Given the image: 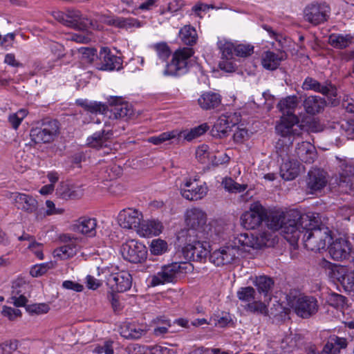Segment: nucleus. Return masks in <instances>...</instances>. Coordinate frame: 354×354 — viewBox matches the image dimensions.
<instances>
[{"label": "nucleus", "mask_w": 354, "mask_h": 354, "mask_svg": "<svg viewBox=\"0 0 354 354\" xmlns=\"http://www.w3.org/2000/svg\"><path fill=\"white\" fill-rule=\"evenodd\" d=\"M162 225L160 222L156 221H144L141 223L138 233L144 237L158 235L161 233Z\"/></svg>", "instance_id": "473e14b6"}, {"label": "nucleus", "mask_w": 354, "mask_h": 354, "mask_svg": "<svg viewBox=\"0 0 354 354\" xmlns=\"http://www.w3.org/2000/svg\"><path fill=\"white\" fill-rule=\"evenodd\" d=\"M55 266V263L53 261L35 265L31 268L30 274L33 277H39L46 273L48 270L54 268Z\"/></svg>", "instance_id": "37998d69"}, {"label": "nucleus", "mask_w": 354, "mask_h": 354, "mask_svg": "<svg viewBox=\"0 0 354 354\" xmlns=\"http://www.w3.org/2000/svg\"><path fill=\"white\" fill-rule=\"evenodd\" d=\"M75 243L66 244L54 250V256L62 259H66L73 257L76 254Z\"/></svg>", "instance_id": "a19ab883"}, {"label": "nucleus", "mask_w": 354, "mask_h": 354, "mask_svg": "<svg viewBox=\"0 0 354 354\" xmlns=\"http://www.w3.org/2000/svg\"><path fill=\"white\" fill-rule=\"evenodd\" d=\"M66 14L68 27L79 30H87L93 26L91 19L83 17L79 10H68Z\"/></svg>", "instance_id": "a878e982"}, {"label": "nucleus", "mask_w": 354, "mask_h": 354, "mask_svg": "<svg viewBox=\"0 0 354 354\" xmlns=\"http://www.w3.org/2000/svg\"><path fill=\"white\" fill-rule=\"evenodd\" d=\"M208 129L209 126L207 124L203 123L189 130L178 131L177 142H178L182 138L187 141H192L204 134Z\"/></svg>", "instance_id": "f704fd0d"}, {"label": "nucleus", "mask_w": 354, "mask_h": 354, "mask_svg": "<svg viewBox=\"0 0 354 354\" xmlns=\"http://www.w3.org/2000/svg\"><path fill=\"white\" fill-rule=\"evenodd\" d=\"M239 250L236 246L226 245L221 247L209 254V261L216 266L232 263L238 254Z\"/></svg>", "instance_id": "2eb2a0df"}, {"label": "nucleus", "mask_w": 354, "mask_h": 354, "mask_svg": "<svg viewBox=\"0 0 354 354\" xmlns=\"http://www.w3.org/2000/svg\"><path fill=\"white\" fill-rule=\"evenodd\" d=\"M353 37L350 34L342 35L333 34L329 36L328 44L335 48L343 49L353 43Z\"/></svg>", "instance_id": "4c0bfd02"}, {"label": "nucleus", "mask_w": 354, "mask_h": 354, "mask_svg": "<svg viewBox=\"0 0 354 354\" xmlns=\"http://www.w3.org/2000/svg\"><path fill=\"white\" fill-rule=\"evenodd\" d=\"M297 116H281L280 122L276 125V131L285 139H293L302 134V126L299 124Z\"/></svg>", "instance_id": "9d476101"}, {"label": "nucleus", "mask_w": 354, "mask_h": 354, "mask_svg": "<svg viewBox=\"0 0 354 354\" xmlns=\"http://www.w3.org/2000/svg\"><path fill=\"white\" fill-rule=\"evenodd\" d=\"M240 121V115L236 113L222 115L217 119L211 129V135L219 138L226 137L231 131L232 127L236 125Z\"/></svg>", "instance_id": "f8f14e48"}, {"label": "nucleus", "mask_w": 354, "mask_h": 354, "mask_svg": "<svg viewBox=\"0 0 354 354\" xmlns=\"http://www.w3.org/2000/svg\"><path fill=\"white\" fill-rule=\"evenodd\" d=\"M17 340H10L1 344L3 354H12L18 348Z\"/></svg>", "instance_id": "052dcab7"}, {"label": "nucleus", "mask_w": 354, "mask_h": 354, "mask_svg": "<svg viewBox=\"0 0 354 354\" xmlns=\"http://www.w3.org/2000/svg\"><path fill=\"white\" fill-rule=\"evenodd\" d=\"M302 88L305 91H313L326 96L335 97L337 95L336 87L330 82L322 85L315 79L307 77L303 82Z\"/></svg>", "instance_id": "4be33fe9"}, {"label": "nucleus", "mask_w": 354, "mask_h": 354, "mask_svg": "<svg viewBox=\"0 0 354 354\" xmlns=\"http://www.w3.org/2000/svg\"><path fill=\"white\" fill-rule=\"evenodd\" d=\"M85 109L91 113H102L106 115V110L108 109V106L104 104L97 102H85L83 104Z\"/></svg>", "instance_id": "09e8293b"}, {"label": "nucleus", "mask_w": 354, "mask_h": 354, "mask_svg": "<svg viewBox=\"0 0 354 354\" xmlns=\"http://www.w3.org/2000/svg\"><path fill=\"white\" fill-rule=\"evenodd\" d=\"M167 243L162 239H154L150 245V251L153 255H161L167 250Z\"/></svg>", "instance_id": "a18cd8bd"}, {"label": "nucleus", "mask_w": 354, "mask_h": 354, "mask_svg": "<svg viewBox=\"0 0 354 354\" xmlns=\"http://www.w3.org/2000/svg\"><path fill=\"white\" fill-rule=\"evenodd\" d=\"M245 309L247 311L253 313L262 314L264 315H268V308L261 301H254L249 303L248 304Z\"/></svg>", "instance_id": "864d4df0"}, {"label": "nucleus", "mask_w": 354, "mask_h": 354, "mask_svg": "<svg viewBox=\"0 0 354 354\" xmlns=\"http://www.w3.org/2000/svg\"><path fill=\"white\" fill-rule=\"evenodd\" d=\"M207 187L198 185L196 180H187L184 187L180 188V194L183 198L189 201H198L204 198L207 193Z\"/></svg>", "instance_id": "6ab92c4d"}, {"label": "nucleus", "mask_w": 354, "mask_h": 354, "mask_svg": "<svg viewBox=\"0 0 354 354\" xmlns=\"http://www.w3.org/2000/svg\"><path fill=\"white\" fill-rule=\"evenodd\" d=\"M302 167L300 162L293 159L284 162L280 168L281 176L285 180H292L299 176Z\"/></svg>", "instance_id": "c756f323"}, {"label": "nucleus", "mask_w": 354, "mask_h": 354, "mask_svg": "<svg viewBox=\"0 0 354 354\" xmlns=\"http://www.w3.org/2000/svg\"><path fill=\"white\" fill-rule=\"evenodd\" d=\"M107 284L113 291L124 292L132 286V277L127 271L111 273L107 278Z\"/></svg>", "instance_id": "dca6fc26"}, {"label": "nucleus", "mask_w": 354, "mask_h": 354, "mask_svg": "<svg viewBox=\"0 0 354 354\" xmlns=\"http://www.w3.org/2000/svg\"><path fill=\"white\" fill-rule=\"evenodd\" d=\"M338 281L346 291H350L354 286V277L349 274L342 275Z\"/></svg>", "instance_id": "bf43d9fd"}, {"label": "nucleus", "mask_w": 354, "mask_h": 354, "mask_svg": "<svg viewBox=\"0 0 354 354\" xmlns=\"http://www.w3.org/2000/svg\"><path fill=\"white\" fill-rule=\"evenodd\" d=\"M97 221L94 218L82 216L75 221L71 226V230L88 237L96 234Z\"/></svg>", "instance_id": "aec40b11"}, {"label": "nucleus", "mask_w": 354, "mask_h": 354, "mask_svg": "<svg viewBox=\"0 0 354 354\" xmlns=\"http://www.w3.org/2000/svg\"><path fill=\"white\" fill-rule=\"evenodd\" d=\"M253 50L252 46L239 44L235 46V55L239 57H248L253 53Z\"/></svg>", "instance_id": "13d9d810"}, {"label": "nucleus", "mask_w": 354, "mask_h": 354, "mask_svg": "<svg viewBox=\"0 0 354 354\" xmlns=\"http://www.w3.org/2000/svg\"><path fill=\"white\" fill-rule=\"evenodd\" d=\"M193 48L185 47L176 50L163 71L165 75H179L187 71L188 59L194 55Z\"/></svg>", "instance_id": "0eeeda50"}, {"label": "nucleus", "mask_w": 354, "mask_h": 354, "mask_svg": "<svg viewBox=\"0 0 354 354\" xmlns=\"http://www.w3.org/2000/svg\"><path fill=\"white\" fill-rule=\"evenodd\" d=\"M185 223L188 228L185 230H193L195 235L201 236L203 233V227L206 224L207 215L205 212L199 208H192L185 212Z\"/></svg>", "instance_id": "4468645a"}, {"label": "nucleus", "mask_w": 354, "mask_h": 354, "mask_svg": "<svg viewBox=\"0 0 354 354\" xmlns=\"http://www.w3.org/2000/svg\"><path fill=\"white\" fill-rule=\"evenodd\" d=\"M346 298L339 294L332 292L328 295V302L335 308L344 307L346 304Z\"/></svg>", "instance_id": "5fc2aeb1"}, {"label": "nucleus", "mask_w": 354, "mask_h": 354, "mask_svg": "<svg viewBox=\"0 0 354 354\" xmlns=\"http://www.w3.org/2000/svg\"><path fill=\"white\" fill-rule=\"evenodd\" d=\"M219 68L227 73H232L235 71L236 65L231 59H222L218 64Z\"/></svg>", "instance_id": "0e129e2a"}, {"label": "nucleus", "mask_w": 354, "mask_h": 354, "mask_svg": "<svg viewBox=\"0 0 354 354\" xmlns=\"http://www.w3.org/2000/svg\"><path fill=\"white\" fill-rule=\"evenodd\" d=\"M235 244H239L241 246H247L254 248V243L251 238L249 237L248 234H241L236 239Z\"/></svg>", "instance_id": "e2e57ef3"}, {"label": "nucleus", "mask_w": 354, "mask_h": 354, "mask_svg": "<svg viewBox=\"0 0 354 354\" xmlns=\"http://www.w3.org/2000/svg\"><path fill=\"white\" fill-rule=\"evenodd\" d=\"M192 265L187 262H174L162 266L161 270L151 277L153 286L167 283H176L178 277L189 272Z\"/></svg>", "instance_id": "39448f33"}, {"label": "nucleus", "mask_w": 354, "mask_h": 354, "mask_svg": "<svg viewBox=\"0 0 354 354\" xmlns=\"http://www.w3.org/2000/svg\"><path fill=\"white\" fill-rule=\"evenodd\" d=\"M288 57L285 51L279 50L277 53L272 51L265 52L261 57V64L263 67L269 71H274L279 66L282 61Z\"/></svg>", "instance_id": "393cba45"}, {"label": "nucleus", "mask_w": 354, "mask_h": 354, "mask_svg": "<svg viewBox=\"0 0 354 354\" xmlns=\"http://www.w3.org/2000/svg\"><path fill=\"white\" fill-rule=\"evenodd\" d=\"M303 106L306 112L309 115H315L324 110L326 101L324 98L317 95H310L305 98Z\"/></svg>", "instance_id": "cd10ccee"}, {"label": "nucleus", "mask_w": 354, "mask_h": 354, "mask_svg": "<svg viewBox=\"0 0 354 354\" xmlns=\"http://www.w3.org/2000/svg\"><path fill=\"white\" fill-rule=\"evenodd\" d=\"M330 10L326 3H311L304 10V19L315 26L319 25L328 20Z\"/></svg>", "instance_id": "9b49d317"}, {"label": "nucleus", "mask_w": 354, "mask_h": 354, "mask_svg": "<svg viewBox=\"0 0 354 354\" xmlns=\"http://www.w3.org/2000/svg\"><path fill=\"white\" fill-rule=\"evenodd\" d=\"M317 156L315 147L309 142H301L297 144L292 158H298L301 162L311 164Z\"/></svg>", "instance_id": "412c9836"}, {"label": "nucleus", "mask_w": 354, "mask_h": 354, "mask_svg": "<svg viewBox=\"0 0 354 354\" xmlns=\"http://www.w3.org/2000/svg\"><path fill=\"white\" fill-rule=\"evenodd\" d=\"M266 218V209L259 202H255L250 205L248 211L241 215V224L248 230H254L258 227Z\"/></svg>", "instance_id": "1a4fd4ad"}, {"label": "nucleus", "mask_w": 354, "mask_h": 354, "mask_svg": "<svg viewBox=\"0 0 354 354\" xmlns=\"http://www.w3.org/2000/svg\"><path fill=\"white\" fill-rule=\"evenodd\" d=\"M142 214L137 209L127 208L121 210L118 216L119 225L126 229H133L138 232L141 224Z\"/></svg>", "instance_id": "f3484780"}, {"label": "nucleus", "mask_w": 354, "mask_h": 354, "mask_svg": "<svg viewBox=\"0 0 354 354\" xmlns=\"http://www.w3.org/2000/svg\"><path fill=\"white\" fill-rule=\"evenodd\" d=\"M56 194L63 199H73L77 196V193L72 190L70 185L67 183L62 182L56 189Z\"/></svg>", "instance_id": "79ce46f5"}, {"label": "nucleus", "mask_w": 354, "mask_h": 354, "mask_svg": "<svg viewBox=\"0 0 354 354\" xmlns=\"http://www.w3.org/2000/svg\"><path fill=\"white\" fill-rule=\"evenodd\" d=\"M351 250V244L345 238L336 239L328 247L329 254L335 261L346 259L350 256Z\"/></svg>", "instance_id": "a211bd4d"}, {"label": "nucleus", "mask_w": 354, "mask_h": 354, "mask_svg": "<svg viewBox=\"0 0 354 354\" xmlns=\"http://www.w3.org/2000/svg\"><path fill=\"white\" fill-rule=\"evenodd\" d=\"M200 106L205 110L215 109L221 103V97L218 93L207 92L203 93L198 100Z\"/></svg>", "instance_id": "72a5a7b5"}, {"label": "nucleus", "mask_w": 354, "mask_h": 354, "mask_svg": "<svg viewBox=\"0 0 354 354\" xmlns=\"http://www.w3.org/2000/svg\"><path fill=\"white\" fill-rule=\"evenodd\" d=\"M255 290L251 286L242 287L237 292V297L243 301H250L254 299Z\"/></svg>", "instance_id": "8fccbe9b"}, {"label": "nucleus", "mask_w": 354, "mask_h": 354, "mask_svg": "<svg viewBox=\"0 0 354 354\" xmlns=\"http://www.w3.org/2000/svg\"><path fill=\"white\" fill-rule=\"evenodd\" d=\"M305 248L313 252L325 249L326 243L331 240V231L324 225H319L318 221L307 214L301 215L298 223Z\"/></svg>", "instance_id": "f03ea898"}, {"label": "nucleus", "mask_w": 354, "mask_h": 354, "mask_svg": "<svg viewBox=\"0 0 354 354\" xmlns=\"http://www.w3.org/2000/svg\"><path fill=\"white\" fill-rule=\"evenodd\" d=\"M337 160H339V183H342L343 181L344 182V180L345 182H346L354 176V166L346 160L339 158H337Z\"/></svg>", "instance_id": "58836bf2"}, {"label": "nucleus", "mask_w": 354, "mask_h": 354, "mask_svg": "<svg viewBox=\"0 0 354 354\" xmlns=\"http://www.w3.org/2000/svg\"><path fill=\"white\" fill-rule=\"evenodd\" d=\"M100 66L98 69L102 71L119 70L122 66L120 57L112 55L111 50L107 47H103L100 51Z\"/></svg>", "instance_id": "5701e85b"}, {"label": "nucleus", "mask_w": 354, "mask_h": 354, "mask_svg": "<svg viewBox=\"0 0 354 354\" xmlns=\"http://www.w3.org/2000/svg\"><path fill=\"white\" fill-rule=\"evenodd\" d=\"M219 48L222 53V59H232L235 54V46L231 42L219 43Z\"/></svg>", "instance_id": "603ef678"}, {"label": "nucleus", "mask_w": 354, "mask_h": 354, "mask_svg": "<svg viewBox=\"0 0 354 354\" xmlns=\"http://www.w3.org/2000/svg\"><path fill=\"white\" fill-rule=\"evenodd\" d=\"M202 236L195 235L193 230H181L177 234L176 245L185 259L194 261H203L209 253V243L201 241Z\"/></svg>", "instance_id": "7ed1b4c3"}, {"label": "nucleus", "mask_w": 354, "mask_h": 354, "mask_svg": "<svg viewBox=\"0 0 354 354\" xmlns=\"http://www.w3.org/2000/svg\"><path fill=\"white\" fill-rule=\"evenodd\" d=\"M341 128L344 131L348 139H354V119H351L342 122Z\"/></svg>", "instance_id": "4d7b16f0"}, {"label": "nucleus", "mask_w": 354, "mask_h": 354, "mask_svg": "<svg viewBox=\"0 0 354 354\" xmlns=\"http://www.w3.org/2000/svg\"><path fill=\"white\" fill-rule=\"evenodd\" d=\"M224 188L232 193H241L247 189V185H241L232 178H227L223 182Z\"/></svg>", "instance_id": "49530a36"}, {"label": "nucleus", "mask_w": 354, "mask_h": 354, "mask_svg": "<svg viewBox=\"0 0 354 354\" xmlns=\"http://www.w3.org/2000/svg\"><path fill=\"white\" fill-rule=\"evenodd\" d=\"M153 48L156 50L158 57L162 62H167V59L170 57L171 53V50L167 43L160 42L156 44Z\"/></svg>", "instance_id": "de8ad7c7"}, {"label": "nucleus", "mask_w": 354, "mask_h": 354, "mask_svg": "<svg viewBox=\"0 0 354 354\" xmlns=\"http://www.w3.org/2000/svg\"><path fill=\"white\" fill-rule=\"evenodd\" d=\"M179 37L185 45L193 46L196 43L198 35L194 27L186 25L180 30Z\"/></svg>", "instance_id": "ea45409f"}, {"label": "nucleus", "mask_w": 354, "mask_h": 354, "mask_svg": "<svg viewBox=\"0 0 354 354\" xmlns=\"http://www.w3.org/2000/svg\"><path fill=\"white\" fill-rule=\"evenodd\" d=\"M68 39L78 43L87 44L91 41V34H72L70 35Z\"/></svg>", "instance_id": "338daca9"}, {"label": "nucleus", "mask_w": 354, "mask_h": 354, "mask_svg": "<svg viewBox=\"0 0 354 354\" xmlns=\"http://www.w3.org/2000/svg\"><path fill=\"white\" fill-rule=\"evenodd\" d=\"M286 298L288 305L299 317L308 319L318 312V301L313 296L305 295L297 290H291Z\"/></svg>", "instance_id": "20e7f679"}, {"label": "nucleus", "mask_w": 354, "mask_h": 354, "mask_svg": "<svg viewBox=\"0 0 354 354\" xmlns=\"http://www.w3.org/2000/svg\"><path fill=\"white\" fill-rule=\"evenodd\" d=\"M113 136L111 130H105L102 129L93 133L92 136L87 138L86 144L89 147L101 149L107 147L109 140Z\"/></svg>", "instance_id": "bb28decb"}, {"label": "nucleus", "mask_w": 354, "mask_h": 354, "mask_svg": "<svg viewBox=\"0 0 354 354\" xmlns=\"http://www.w3.org/2000/svg\"><path fill=\"white\" fill-rule=\"evenodd\" d=\"M15 203L18 209L28 213L35 212L38 206V203L33 196L25 194H16Z\"/></svg>", "instance_id": "7c9ffc66"}, {"label": "nucleus", "mask_w": 354, "mask_h": 354, "mask_svg": "<svg viewBox=\"0 0 354 354\" xmlns=\"http://www.w3.org/2000/svg\"><path fill=\"white\" fill-rule=\"evenodd\" d=\"M43 245L37 241L30 243L28 247L40 260L44 259V254L42 251Z\"/></svg>", "instance_id": "69168bd1"}, {"label": "nucleus", "mask_w": 354, "mask_h": 354, "mask_svg": "<svg viewBox=\"0 0 354 354\" xmlns=\"http://www.w3.org/2000/svg\"><path fill=\"white\" fill-rule=\"evenodd\" d=\"M147 333L146 327L135 324H126L120 328V335L126 339H138Z\"/></svg>", "instance_id": "2f4dec72"}, {"label": "nucleus", "mask_w": 354, "mask_h": 354, "mask_svg": "<svg viewBox=\"0 0 354 354\" xmlns=\"http://www.w3.org/2000/svg\"><path fill=\"white\" fill-rule=\"evenodd\" d=\"M106 116L110 119L128 120L133 115L131 105L127 102L110 104Z\"/></svg>", "instance_id": "b1692460"}, {"label": "nucleus", "mask_w": 354, "mask_h": 354, "mask_svg": "<svg viewBox=\"0 0 354 354\" xmlns=\"http://www.w3.org/2000/svg\"><path fill=\"white\" fill-rule=\"evenodd\" d=\"M254 283L258 292L260 294H263L265 297L269 296L274 285V279L266 275L257 277Z\"/></svg>", "instance_id": "c9c22d12"}, {"label": "nucleus", "mask_w": 354, "mask_h": 354, "mask_svg": "<svg viewBox=\"0 0 354 354\" xmlns=\"http://www.w3.org/2000/svg\"><path fill=\"white\" fill-rule=\"evenodd\" d=\"M328 183V174L319 168H313L308 172L306 178V189L311 194H315L322 190Z\"/></svg>", "instance_id": "ddd939ff"}, {"label": "nucleus", "mask_w": 354, "mask_h": 354, "mask_svg": "<svg viewBox=\"0 0 354 354\" xmlns=\"http://www.w3.org/2000/svg\"><path fill=\"white\" fill-rule=\"evenodd\" d=\"M301 215V212L296 209L287 212L279 210L268 212L266 210V218L264 221L272 230L277 231L281 229L284 239L292 245H295L301 237V232L298 223Z\"/></svg>", "instance_id": "f257e3e1"}, {"label": "nucleus", "mask_w": 354, "mask_h": 354, "mask_svg": "<svg viewBox=\"0 0 354 354\" xmlns=\"http://www.w3.org/2000/svg\"><path fill=\"white\" fill-rule=\"evenodd\" d=\"M80 51L83 57L87 59L89 62H92L94 58L97 57V50L93 48H81Z\"/></svg>", "instance_id": "774afa93"}, {"label": "nucleus", "mask_w": 354, "mask_h": 354, "mask_svg": "<svg viewBox=\"0 0 354 354\" xmlns=\"http://www.w3.org/2000/svg\"><path fill=\"white\" fill-rule=\"evenodd\" d=\"M59 125L57 120L44 119L39 127L32 128L30 136L35 143H50L59 134Z\"/></svg>", "instance_id": "423d86ee"}, {"label": "nucleus", "mask_w": 354, "mask_h": 354, "mask_svg": "<svg viewBox=\"0 0 354 354\" xmlns=\"http://www.w3.org/2000/svg\"><path fill=\"white\" fill-rule=\"evenodd\" d=\"M178 131L165 132L158 136H152L148 139V141L153 145H160L169 140H176L177 141Z\"/></svg>", "instance_id": "c03bdc74"}, {"label": "nucleus", "mask_w": 354, "mask_h": 354, "mask_svg": "<svg viewBox=\"0 0 354 354\" xmlns=\"http://www.w3.org/2000/svg\"><path fill=\"white\" fill-rule=\"evenodd\" d=\"M298 105V97L297 95H289L280 100L277 104V108L281 112L282 116H297L295 112Z\"/></svg>", "instance_id": "c85d7f7f"}, {"label": "nucleus", "mask_w": 354, "mask_h": 354, "mask_svg": "<svg viewBox=\"0 0 354 354\" xmlns=\"http://www.w3.org/2000/svg\"><path fill=\"white\" fill-rule=\"evenodd\" d=\"M338 185L341 192L354 195V176L346 182L338 183Z\"/></svg>", "instance_id": "680f3d73"}, {"label": "nucleus", "mask_w": 354, "mask_h": 354, "mask_svg": "<svg viewBox=\"0 0 354 354\" xmlns=\"http://www.w3.org/2000/svg\"><path fill=\"white\" fill-rule=\"evenodd\" d=\"M27 110L21 109L17 113L10 115L8 117V121L11 124L12 128L17 129L20 125L23 119L27 115Z\"/></svg>", "instance_id": "3c124183"}, {"label": "nucleus", "mask_w": 354, "mask_h": 354, "mask_svg": "<svg viewBox=\"0 0 354 354\" xmlns=\"http://www.w3.org/2000/svg\"><path fill=\"white\" fill-rule=\"evenodd\" d=\"M122 255L126 261L132 263H140L147 257V250L144 244L135 239L127 241L121 247Z\"/></svg>", "instance_id": "6e6552de"}, {"label": "nucleus", "mask_w": 354, "mask_h": 354, "mask_svg": "<svg viewBox=\"0 0 354 354\" xmlns=\"http://www.w3.org/2000/svg\"><path fill=\"white\" fill-rule=\"evenodd\" d=\"M292 142L293 139H285L284 138H280L277 142L275 145L276 153L282 161L292 158L293 153H291L290 147Z\"/></svg>", "instance_id": "e433bc0d"}, {"label": "nucleus", "mask_w": 354, "mask_h": 354, "mask_svg": "<svg viewBox=\"0 0 354 354\" xmlns=\"http://www.w3.org/2000/svg\"><path fill=\"white\" fill-rule=\"evenodd\" d=\"M26 309L30 314L39 315L48 313L50 308L46 304H38L28 305L26 306Z\"/></svg>", "instance_id": "6e6d98bb"}]
</instances>
